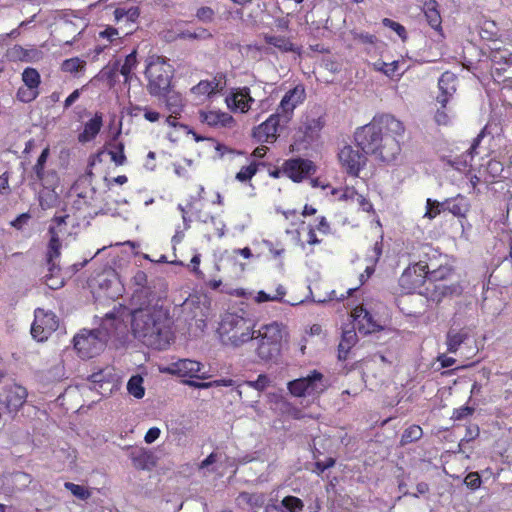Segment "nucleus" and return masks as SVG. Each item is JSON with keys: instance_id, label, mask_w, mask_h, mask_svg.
<instances>
[{"instance_id": "obj_1", "label": "nucleus", "mask_w": 512, "mask_h": 512, "mask_svg": "<svg viewBox=\"0 0 512 512\" xmlns=\"http://www.w3.org/2000/svg\"><path fill=\"white\" fill-rule=\"evenodd\" d=\"M403 123L391 114L375 115L372 121L355 132L357 147L366 155H375L381 161H393L400 153L397 137L404 133Z\"/></svg>"}, {"instance_id": "obj_2", "label": "nucleus", "mask_w": 512, "mask_h": 512, "mask_svg": "<svg viewBox=\"0 0 512 512\" xmlns=\"http://www.w3.org/2000/svg\"><path fill=\"white\" fill-rule=\"evenodd\" d=\"M173 320L162 306L148 305L131 312V329L134 337L144 345L157 350L166 349L173 340Z\"/></svg>"}, {"instance_id": "obj_3", "label": "nucleus", "mask_w": 512, "mask_h": 512, "mask_svg": "<svg viewBox=\"0 0 512 512\" xmlns=\"http://www.w3.org/2000/svg\"><path fill=\"white\" fill-rule=\"evenodd\" d=\"M218 333L224 345L239 347L253 339L252 320L244 316V312L226 313L219 324Z\"/></svg>"}, {"instance_id": "obj_4", "label": "nucleus", "mask_w": 512, "mask_h": 512, "mask_svg": "<svg viewBox=\"0 0 512 512\" xmlns=\"http://www.w3.org/2000/svg\"><path fill=\"white\" fill-rule=\"evenodd\" d=\"M253 341L256 345L257 356L263 361H270L277 357L281 350L282 329L277 322L262 326L257 331V336L253 335Z\"/></svg>"}, {"instance_id": "obj_5", "label": "nucleus", "mask_w": 512, "mask_h": 512, "mask_svg": "<svg viewBox=\"0 0 512 512\" xmlns=\"http://www.w3.org/2000/svg\"><path fill=\"white\" fill-rule=\"evenodd\" d=\"M107 336L102 329H83L73 338L74 348L81 358H92L104 349Z\"/></svg>"}, {"instance_id": "obj_6", "label": "nucleus", "mask_w": 512, "mask_h": 512, "mask_svg": "<svg viewBox=\"0 0 512 512\" xmlns=\"http://www.w3.org/2000/svg\"><path fill=\"white\" fill-rule=\"evenodd\" d=\"M327 387V380L318 370H313L306 377L294 379L287 384L289 392L295 397L319 396Z\"/></svg>"}, {"instance_id": "obj_7", "label": "nucleus", "mask_w": 512, "mask_h": 512, "mask_svg": "<svg viewBox=\"0 0 512 512\" xmlns=\"http://www.w3.org/2000/svg\"><path fill=\"white\" fill-rule=\"evenodd\" d=\"M147 89L152 96L160 97L170 89L172 69L165 62H152L145 71Z\"/></svg>"}, {"instance_id": "obj_8", "label": "nucleus", "mask_w": 512, "mask_h": 512, "mask_svg": "<svg viewBox=\"0 0 512 512\" xmlns=\"http://www.w3.org/2000/svg\"><path fill=\"white\" fill-rule=\"evenodd\" d=\"M59 320L52 311L37 308L34 311V322L31 326V335L38 342H43L58 329Z\"/></svg>"}, {"instance_id": "obj_9", "label": "nucleus", "mask_w": 512, "mask_h": 512, "mask_svg": "<svg viewBox=\"0 0 512 512\" xmlns=\"http://www.w3.org/2000/svg\"><path fill=\"white\" fill-rule=\"evenodd\" d=\"M427 269L428 263L423 261L409 266L400 276V286L409 293L421 289L427 283Z\"/></svg>"}, {"instance_id": "obj_10", "label": "nucleus", "mask_w": 512, "mask_h": 512, "mask_svg": "<svg viewBox=\"0 0 512 512\" xmlns=\"http://www.w3.org/2000/svg\"><path fill=\"white\" fill-rule=\"evenodd\" d=\"M360 148L350 145L344 146L338 153L342 167L352 176H358L360 170L366 165L367 157L364 152L359 151Z\"/></svg>"}, {"instance_id": "obj_11", "label": "nucleus", "mask_w": 512, "mask_h": 512, "mask_svg": "<svg viewBox=\"0 0 512 512\" xmlns=\"http://www.w3.org/2000/svg\"><path fill=\"white\" fill-rule=\"evenodd\" d=\"M168 371L179 377H189L201 380L208 379L210 377L208 370L205 369V366L202 363L191 359H180L171 363L168 367Z\"/></svg>"}, {"instance_id": "obj_12", "label": "nucleus", "mask_w": 512, "mask_h": 512, "mask_svg": "<svg viewBox=\"0 0 512 512\" xmlns=\"http://www.w3.org/2000/svg\"><path fill=\"white\" fill-rule=\"evenodd\" d=\"M88 380L93 384V389L97 390L101 395L106 396L117 388L118 376L111 366H106L96 372H93Z\"/></svg>"}, {"instance_id": "obj_13", "label": "nucleus", "mask_w": 512, "mask_h": 512, "mask_svg": "<svg viewBox=\"0 0 512 512\" xmlns=\"http://www.w3.org/2000/svg\"><path fill=\"white\" fill-rule=\"evenodd\" d=\"M420 295H424L427 301L440 303L447 297L460 295L462 288L458 283L447 284L446 282L427 284L424 290H419Z\"/></svg>"}, {"instance_id": "obj_14", "label": "nucleus", "mask_w": 512, "mask_h": 512, "mask_svg": "<svg viewBox=\"0 0 512 512\" xmlns=\"http://www.w3.org/2000/svg\"><path fill=\"white\" fill-rule=\"evenodd\" d=\"M316 166L311 160L303 158H292L283 164V173L292 181L301 182L306 177L314 174Z\"/></svg>"}, {"instance_id": "obj_15", "label": "nucleus", "mask_w": 512, "mask_h": 512, "mask_svg": "<svg viewBox=\"0 0 512 512\" xmlns=\"http://www.w3.org/2000/svg\"><path fill=\"white\" fill-rule=\"evenodd\" d=\"M305 98V90L303 86H296L289 90L282 98L277 112H280L283 124H287L293 114V110L299 103H302Z\"/></svg>"}, {"instance_id": "obj_16", "label": "nucleus", "mask_w": 512, "mask_h": 512, "mask_svg": "<svg viewBox=\"0 0 512 512\" xmlns=\"http://www.w3.org/2000/svg\"><path fill=\"white\" fill-rule=\"evenodd\" d=\"M305 504L294 495H286L281 500L270 499L265 505L264 512H303Z\"/></svg>"}, {"instance_id": "obj_17", "label": "nucleus", "mask_w": 512, "mask_h": 512, "mask_svg": "<svg viewBox=\"0 0 512 512\" xmlns=\"http://www.w3.org/2000/svg\"><path fill=\"white\" fill-rule=\"evenodd\" d=\"M324 124L325 121L323 119L322 110L320 108H314L303 116L299 128L316 140Z\"/></svg>"}, {"instance_id": "obj_18", "label": "nucleus", "mask_w": 512, "mask_h": 512, "mask_svg": "<svg viewBox=\"0 0 512 512\" xmlns=\"http://www.w3.org/2000/svg\"><path fill=\"white\" fill-rule=\"evenodd\" d=\"M457 77L454 73L446 71L438 80L439 95L436 97V102L445 108L450 99L456 92Z\"/></svg>"}, {"instance_id": "obj_19", "label": "nucleus", "mask_w": 512, "mask_h": 512, "mask_svg": "<svg viewBox=\"0 0 512 512\" xmlns=\"http://www.w3.org/2000/svg\"><path fill=\"white\" fill-rule=\"evenodd\" d=\"M285 125L286 124H283L282 122L280 112H276L275 114H272L266 121L260 124L255 129L254 133L259 138V140L264 142H272L277 136L278 128Z\"/></svg>"}, {"instance_id": "obj_20", "label": "nucleus", "mask_w": 512, "mask_h": 512, "mask_svg": "<svg viewBox=\"0 0 512 512\" xmlns=\"http://www.w3.org/2000/svg\"><path fill=\"white\" fill-rule=\"evenodd\" d=\"M48 233L50 235V240L47 247L46 253V263L48 267V271L55 272L61 271L59 265L56 263V260L60 257L61 252V241L59 238L58 231L55 227L50 226L48 229Z\"/></svg>"}, {"instance_id": "obj_21", "label": "nucleus", "mask_w": 512, "mask_h": 512, "mask_svg": "<svg viewBox=\"0 0 512 512\" xmlns=\"http://www.w3.org/2000/svg\"><path fill=\"white\" fill-rule=\"evenodd\" d=\"M27 396L28 392L26 388L15 384L5 390L3 403L10 413H16L26 402Z\"/></svg>"}, {"instance_id": "obj_22", "label": "nucleus", "mask_w": 512, "mask_h": 512, "mask_svg": "<svg viewBox=\"0 0 512 512\" xmlns=\"http://www.w3.org/2000/svg\"><path fill=\"white\" fill-rule=\"evenodd\" d=\"M353 317L360 333L370 334L382 329V326L373 319L371 313L363 307H356Z\"/></svg>"}, {"instance_id": "obj_23", "label": "nucleus", "mask_w": 512, "mask_h": 512, "mask_svg": "<svg viewBox=\"0 0 512 512\" xmlns=\"http://www.w3.org/2000/svg\"><path fill=\"white\" fill-rule=\"evenodd\" d=\"M443 204L444 212H449L458 218L465 217L470 209L468 198L462 194H457L454 197L446 198L443 201Z\"/></svg>"}, {"instance_id": "obj_24", "label": "nucleus", "mask_w": 512, "mask_h": 512, "mask_svg": "<svg viewBox=\"0 0 512 512\" xmlns=\"http://www.w3.org/2000/svg\"><path fill=\"white\" fill-rule=\"evenodd\" d=\"M226 101L228 106L233 105L241 112H246L250 109L254 99L250 95V89L248 87H243L233 92L230 97H227Z\"/></svg>"}, {"instance_id": "obj_25", "label": "nucleus", "mask_w": 512, "mask_h": 512, "mask_svg": "<svg viewBox=\"0 0 512 512\" xmlns=\"http://www.w3.org/2000/svg\"><path fill=\"white\" fill-rule=\"evenodd\" d=\"M102 125L103 116L101 113L97 112L93 118L85 123L83 132L78 135V141L80 143L92 141L100 132Z\"/></svg>"}, {"instance_id": "obj_26", "label": "nucleus", "mask_w": 512, "mask_h": 512, "mask_svg": "<svg viewBox=\"0 0 512 512\" xmlns=\"http://www.w3.org/2000/svg\"><path fill=\"white\" fill-rule=\"evenodd\" d=\"M469 339V331L466 328L454 329L451 328L446 335L447 351L455 353L459 346Z\"/></svg>"}, {"instance_id": "obj_27", "label": "nucleus", "mask_w": 512, "mask_h": 512, "mask_svg": "<svg viewBox=\"0 0 512 512\" xmlns=\"http://www.w3.org/2000/svg\"><path fill=\"white\" fill-rule=\"evenodd\" d=\"M356 342L357 334L355 327L353 326L349 329H344L342 332L341 341L338 346V359L346 360L349 350L355 345Z\"/></svg>"}, {"instance_id": "obj_28", "label": "nucleus", "mask_w": 512, "mask_h": 512, "mask_svg": "<svg viewBox=\"0 0 512 512\" xmlns=\"http://www.w3.org/2000/svg\"><path fill=\"white\" fill-rule=\"evenodd\" d=\"M423 11L426 17V20L428 24L433 28L434 30H440L441 29V15L438 10V3L436 0H427L424 2L423 5Z\"/></svg>"}, {"instance_id": "obj_29", "label": "nucleus", "mask_w": 512, "mask_h": 512, "mask_svg": "<svg viewBox=\"0 0 512 512\" xmlns=\"http://www.w3.org/2000/svg\"><path fill=\"white\" fill-rule=\"evenodd\" d=\"M199 118H200L201 122L206 123L211 127H215L218 125L226 127L229 125V123H231L233 121L232 116H230L229 114L222 113V112H214V111H209V112L200 111Z\"/></svg>"}, {"instance_id": "obj_30", "label": "nucleus", "mask_w": 512, "mask_h": 512, "mask_svg": "<svg viewBox=\"0 0 512 512\" xmlns=\"http://www.w3.org/2000/svg\"><path fill=\"white\" fill-rule=\"evenodd\" d=\"M340 199L357 204L359 208L364 212H370L373 210V205L370 203V201L366 199L362 194H359L354 188L347 187L343 191Z\"/></svg>"}, {"instance_id": "obj_31", "label": "nucleus", "mask_w": 512, "mask_h": 512, "mask_svg": "<svg viewBox=\"0 0 512 512\" xmlns=\"http://www.w3.org/2000/svg\"><path fill=\"white\" fill-rule=\"evenodd\" d=\"M164 99L166 109L175 115H179L183 107V99L180 93L168 89L164 95H161Z\"/></svg>"}, {"instance_id": "obj_32", "label": "nucleus", "mask_w": 512, "mask_h": 512, "mask_svg": "<svg viewBox=\"0 0 512 512\" xmlns=\"http://www.w3.org/2000/svg\"><path fill=\"white\" fill-rule=\"evenodd\" d=\"M427 270V284L446 282L449 276L452 275V269L449 266L440 265L438 268H432L428 264Z\"/></svg>"}, {"instance_id": "obj_33", "label": "nucleus", "mask_w": 512, "mask_h": 512, "mask_svg": "<svg viewBox=\"0 0 512 512\" xmlns=\"http://www.w3.org/2000/svg\"><path fill=\"white\" fill-rule=\"evenodd\" d=\"M314 141L315 139L313 137H310V135L308 136V134L298 127L293 135V142L290 145V150L292 152L307 150Z\"/></svg>"}, {"instance_id": "obj_34", "label": "nucleus", "mask_w": 512, "mask_h": 512, "mask_svg": "<svg viewBox=\"0 0 512 512\" xmlns=\"http://www.w3.org/2000/svg\"><path fill=\"white\" fill-rule=\"evenodd\" d=\"M109 149L106 150L107 154L110 155L111 160L117 166H122L126 163L127 158L124 153V143L116 142V137L113 138L108 144Z\"/></svg>"}, {"instance_id": "obj_35", "label": "nucleus", "mask_w": 512, "mask_h": 512, "mask_svg": "<svg viewBox=\"0 0 512 512\" xmlns=\"http://www.w3.org/2000/svg\"><path fill=\"white\" fill-rule=\"evenodd\" d=\"M238 500L242 503L247 504L251 508H265V502L266 497L264 493L256 492V493H249L246 491H243L239 494Z\"/></svg>"}, {"instance_id": "obj_36", "label": "nucleus", "mask_w": 512, "mask_h": 512, "mask_svg": "<svg viewBox=\"0 0 512 512\" xmlns=\"http://www.w3.org/2000/svg\"><path fill=\"white\" fill-rule=\"evenodd\" d=\"M264 40L267 44L278 48L282 52H294V44L285 36L265 35Z\"/></svg>"}, {"instance_id": "obj_37", "label": "nucleus", "mask_w": 512, "mask_h": 512, "mask_svg": "<svg viewBox=\"0 0 512 512\" xmlns=\"http://www.w3.org/2000/svg\"><path fill=\"white\" fill-rule=\"evenodd\" d=\"M38 200L40 207L47 210L57 206L59 197L54 190L43 189L39 192Z\"/></svg>"}, {"instance_id": "obj_38", "label": "nucleus", "mask_w": 512, "mask_h": 512, "mask_svg": "<svg viewBox=\"0 0 512 512\" xmlns=\"http://www.w3.org/2000/svg\"><path fill=\"white\" fill-rule=\"evenodd\" d=\"M423 436V430L419 425H411L406 428L401 436L400 444H407L418 441Z\"/></svg>"}, {"instance_id": "obj_39", "label": "nucleus", "mask_w": 512, "mask_h": 512, "mask_svg": "<svg viewBox=\"0 0 512 512\" xmlns=\"http://www.w3.org/2000/svg\"><path fill=\"white\" fill-rule=\"evenodd\" d=\"M180 37L183 40H210L213 38L212 33L203 27H198L195 31L182 30L180 31Z\"/></svg>"}, {"instance_id": "obj_40", "label": "nucleus", "mask_w": 512, "mask_h": 512, "mask_svg": "<svg viewBox=\"0 0 512 512\" xmlns=\"http://www.w3.org/2000/svg\"><path fill=\"white\" fill-rule=\"evenodd\" d=\"M185 383L187 385H189L190 387H193L196 389H207V388L219 387V386L230 387V386H233L235 382L232 379H219V380H214V381H210V382H199V381L189 380V381H185Z\"/></svg>"}, {"instance_id": "obj_41", "label": "nucleus", "mask_w": 512, "mask_h": 512, "mask_svg": "<svg viewBox=\"0 0 512 512\" xmlns=\"http://www.w3.org/2000/svg\"><path fill=\"white\" fill-rule=\"evenodd\" d=\"M22 80L25 86L29 88H34L38 90V87L41 83V77L39 72L32 67H27L24 69L22 73Z\"/></svg>"}, {"instance_id": "obj_42", "label": "nucleus", "mask_w": 512, "mask_h": 512, "mask_svg": "<svg viewBox=\"0 0 512 512\" xmlns=\"http://www.w3.org/2000/svg\"><path fill=\"white\" fill-rule=\"evenodd\" d=\"M143 379L139 375L132 376L127 383V390L129 394L133 395L137 399L144 397L145 390L142 385Z\"/></svg>"}, {"instance_id": "obj_43", "label": "nucleus", "mask_w": 512, "mask_h": 512, "mask_svg": "<svg viewBox=\"0 0 512 512\" xmlns=\"http://www.w3.org/2000/svg\"><path fill=\"white\" fill-rule=\"evenodd\" d=\"M446 164L451 166L453 169L457 171H464L466 170L471 164L470 155L465 152L460 156H456L455 158H444L443 159Z\"/></svg>"}, {"instance_id": "obj_44", "label": "nucleus", "mask_w": 512, "mask_h": 512, "mask_svg": "<svg viewBox=\"0 0 512 512\" xmlns=\"http://www.w3.org/2000/svg\"><path fill=\"white\" fill-rule=\"evenodd\" d=\"M260 165H264L263 162H252L248 166H243L240 171L236 174L235 178L239 182H247L252 179L254 175L258 172V167Z\"/></svg>"}, {"instance_id": "obj_45", "label": "nucleus", "mask_w": 512, "mask_h": 512, "mask_svg": "<svg viewBox=\"0 0 512 512\" xmlns=\"http://www.w3.org/2000/svg\"><path fill=\"white\" fill-rule=\"evenodd\" d=\"M442 212H444L443 201H437V200H433L431 198H428L426 200V212L424 214V217L431 220V219L436 218Z\"/></svg>"}, {"instance_id": "obj_46", "label": "nucleus", "mask_w": 512, "mask_h": 512, "mask_svg": "<svg viewBox=\"0 0 512 512\" xmlns=\"http://www.w3.org/2000/svg\"><path fill=\"white\" fill-rule=\"evenodd\" d=\"M130 458L137 469H146L150 455L142 449H135L130 453Z\"/></svg>"}, {"instance_id": "obj_47", "label": "nucleus", "mask_w": 512, "mask_h": 512, "mask_svg": "<svg viewBox=\"0 0 512 512\" xmlns=\"http://www.w3.org/2000/svg\"><path fill=\"white\" fill-rule=\"evenodd\" d=\"M137 65L136 51H132L126 56L124 63H120V73L125 77V82L129 81L131 71Z\"/></svg>"}, {"instance_id": "obj_48", "label": "nucleus", "mask_w": 512, "mask_h": 512, "mask_svg": "<svg viewBox=\"0 0 512 512\" xmlns=\"http://www.w3.org/2000/svg\"><path fill=\"white\" fill-rule=\"evenodd\" d=\"M64 487L80 500H87L91 496L90 491L82 485L65 482Z\"/></svg>"}, {"instance_id": "obj_49", "label": "nucleus", "mask_w": 512, "mask_h": 512, "mask_svg": "<svg viewBox=\"0 0 512 512\" xmlns=\"http://www.w3.org/2000/svg\"><path fill=\"white\" fill-rule=\"evenodd\" d=\"M39 95V91L27 86L20 87L17 91L16 97L20 102L30 103L35 100Z\"/></svg>"}, {"instance_id": "obj_50", "label": "nucleus", "mask_w": 512, "mask_h": 512, "mask_svg": "<svg viewBox=\"0 0 512 512\" xmlns=\"http://www.w3.org/2000/svg\"><path fill=\"white\" fill-rule=\"evenodd\" d=\"M85 67V61L78 57L66 59L62 63V70L69 73H76Z\"/></svg>"}, {"instance_id": "obj_51", "label": "nucleus", "mask_w": 512, "mask_h": 512, "mask_svg": "<svg viewBox=\"0 0 512 512\" xmlns=\"http://www.w3.org/2000/svg\"><path fill=\"white\" fill-rule=\"evenodd\" d=\"M49 155V149L45 148L39 155L35 166L33 167L36 179L41 181L44 177V167Z\"/></svg>"}, {"instance_id": "obj_52", "label": "nucleus", "mask_w": 512, "mask_h": 512, "mask_svg": "<svg viewBox=\"0 0 512 512\" xmlns=\"http://www.w3.org/2000/svg\"><path fill=\"white\" fill-rule=\"evenodd\" d=\"M60 271L50 272L44 276L46 285L53 290L59 289L64 285V279L59 276Z\"/></svg>"}, {"instance_id": "obj_53", "label": "nucleus", "mask_w": 512, "mask_h": 512, "mask_svg": "<svg viewBox=\"0 0 512 512\" xmlns=\"http://www.w3.org/2000/svg\"><path fill=\"white\" fill-rule=\"evenodd\" d=\"M133 283L138 287L135 294L133 295V300L138 297V293H147L146 292V284H147V275L144 271L138 270L133 276Z\"/></svg>"}, {"instance_id": "obj_54", "label": "nucleus", "mask_w": 512, "mask_h": 512, "mask_svg": "<svg viewBox=\"0 0 512 512\" xmlns=\"http://www.w3.org/2000/svg\"><path fill=\"white\" fill-rule=\"evenodd\" d=\"M382 24H383V26L395 31L397 33V35L401 38L402 41H405L407 39V31H406V28L402 24H400L392 19H389V18H384L382 20Z\"/></svg>"}, {"instance_id": "obj_55", "label": "nucleus", "mask_w": 512, "mask_h": 512, "mask_svg": "<svg viewBox=\"0 0 512 512\" xmlns=\"http://www.w3.org/2000/svg\"><path fill=\"white\" fill-rule=\"evenodd\" d=\"M215 12L211 7H200L196 12V17L199 21L207 24L214 20Z\"/></svg>"}, {"instance_id": "obj_56", "label": "nucleus", "mask_w": 512, "mask_h": 512, "mask_svg": "<svg viewBox=\"0 0 512 512\" xmlns=\"http://www.w3.org/2000/svg\"><path fill=\"white\" fill-rule=\"evenodd\" d=\"M464 483L471 490H476L481 486L482 480L478 472H470L464 479Z\"/></svg>"}, {"instance_id": "obj_57", "label": "nucleus", "mask_w": 512, "mask_h": 512, "mask_svg": "<svg viewBox=\"0 0 512 512\" xmlns=\"http://www.w3.org/2000/svg\"><path fill=\"white\" fill-rule=\"evenodd\" d=\"M269 383V378L264 374H260L255 381H247L246 385L257 391H263Z\"/></svg>"}, {"instance_id": "obj_58", "label": "nucleus", "mask_w": 512, "mask_h": 512, "mask_svg": "<svg viewBox=\"0 0 512 512\" xmlns=\"http://www.w3.org/2000/svg\"><path fill=\"white\" fill-rule=\"evenodd\" d=\"M192 90L197 94L210 95L214 93L215 87L209 81H201Z\"/></svg>"}, {"instance_id": "obj_59", "label": "nucleus", "mask_w": 512, "mask_h": 512, "mask_svg": "<svg viewBox=\"0 0 512 512\" xmlns=\"http://www.w3.org/2000/svg\"><path fill=\"white\" fill-rule=\"evenodd\" d=\"M435 121L439 125H447L450 122V115L449 110L447 109V106L445 108L440 107L437 109L435 113Z\"/></svg>"}, {"instance_id": "obj_60", "label": "nucleus", "mask_w": 512, "mask_h": 512, "mask_svg": "<svg viewBox=\"0 0 512 512\" xmlns=\"http://www.w3.org/2000/svg\"><path fill=\"white\" fill-rule=\"evenodd\" d=\"M13 481L22 487H27L32 482V476L26 472L18 471L13 475Z\"/></svg>"}, {"instance_id": "obj_61", "label": "nucleus", "mask_w": 512, "mask_h": 512, "mask_svg": "<svg viewBox=\"0 0 512 512\" xmlns=\"http://www.w3.org/2000/svg\"><path fill=\"white\" fill-rule=\"evenodd\" d=\"M180 29H166L163 30L160 35L161 38L168 43L174 42L178 39H181L180 37Z\"/></svg>"}, {"instance_id": "obj_62", "label": "nucleus", "mask_w": 512, "mask_h": 512, "mask_svg": "<svg viewBox=\"0 0 512 512\" xmlns=\"http://www.w3.org/2000/svg\"><path fill=\"white\" fill-rule=\"evenodd\" d=\"M335 458L329 457L325 461H316L315 462V470L318 475L322 474L326 469L331 468L335 465Z\"/></svg>"}, {"instance_id": "obj_63", "label": "nucleus", "mask_w": 512, "mask_h": 512, "mask_svg": "<svg viewBox=\"0 0 512 512\" xmlns=\"http://www.w3.org/2000/svg\"><path fill=\"white\" fill-rule=\"evenodd\" d=\"M474 412V408L470 406H462L458 409H455L452 415V419L454 420H462L472 415Z\"/></svg>"}, {"instance_id": "obj_64", "label": "nucleus", "mask_w": 512, "mask_h": 512, "mask_svg": "<svg viewBox=\"0 0 512 512\" xmlns=\"http://www.w3.org/2000/svg\"><path fill=\"white\" fill-rule=\"evenodd\" d=\"M398 65V61H393L391 63L381 62L378 70L382 71L387 76H392L397 72Z\"/></svg>"}]
</instances>
